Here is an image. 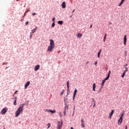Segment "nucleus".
I'll return each mask as SVG.
<instances>
[{
	"label": "nucleus",
	"mask_w": 129,
	"mask_h": 129,
	"mask_svg": "<svg viewBox=\"0 0 129 129\" xmlns=\"http://www.w3.org/2000/svg\"><path fill=\"white\" fill-rule=\"evenodd\" d=\"M101 51H102V49H100L99 52H100V53H101Z\"/></svg>",
	"instance_id": "37998d69"
},
{
	"label": "nucleus",
	"mask_w": 129,
	"mask_h": 129,
	"mask_svg": "<svg viewBox=\"0 0 129 129\" xmlns=\"http://www.w3.org/2000/svg\"><path fill=\"white\" fill-rule=\"evenodd\" d=\"M94 65H97V61H95L94 63Z\"/></svg>",
	"instance_id": "f704fd0d"
},
{
	"label": "nucleus",
	"mask_w": 129,
	"mask_h": 129,
	"mask_svg": "<svg viewBox=\"0 0 129 129\" xmlns=\"http://www.w3.org/2000/svg\"><path fill=\"white\" fill-rule=\"evenodd\" d=\"M17 92H18V91H16L14 93V94H16Z\"/></svg>",
	"instance_id": "a18cd8bd"
},
{
	"label": "nucleus",
	"mask_w": 129,
	"mask_h": 129,
	"mask_svg": "<svg viewBox=\"0 0 129 129\" xmlns=\"http://www.w3.org/2000/svg\"><path fill=\"white\" fill-rule=\"evenodd\" d=\"M123 44H124V46H125V45H126V35H124V36Z\"/></svg>",
	"instance_id": "6e6552de"
},
{
	"label": "nucleus",
	"mask_w": 129,
	"mask_h": 129,
	"mask_svg": "<svg viewBox=\"0 0 129 129\" xmlns=\"http://www.w3.org/2000/svg\"><path fill=\"white\" fill-rule=\"evenodd\" d=\"M55 48V44L54 43V40L52 39L50 40V45L48 47L47 51V52H52L53 49Z\"/></svg>",
	"instance_id": "f03ea898"
},
{
	"label": "nucleus",
	"mask_w": 129,
	"mask_h": 129,
	"mask_svg": "<svg viewBox=\"0 0 129 129\" xmlns=\"http://www.w3.org/2000/svg\"><path fill=\"white\" fill-rule=\"evenodd\" d=\"M121 122H122V118L120 117V118L118 119V124L120 125L121 124Z\"/></svg>",
	"instance_id": "9d476101"
},
{
	"label": "nucleus",
	"mask_w": 129,
	"mask_h": 129,
	"mask_svg": "<svg viewBox=\"0 0 129 129\" xmlns=\"http://www.w3.org/2000/svg\"><path fill=\"white\" fill-rule=\"evenodd\" d=\"M58 114L60 116V117H62V113L61 112H58Z\"/></svg>",
	"instance_id": "393cba45"
},
{
	"label": "nucleus",
	"mask_w": 129,
	"mask_h": 129,
	"mask_svg": "<svg viewBox=\"0 0 129 129\" xmlns=\"http://www.w3.org/2000/svg\"><path fill=\"white\" fill-rule=\"evenodd\" d=\"M62 125H63V121H57L56 128L57 129H61V128H62Z\"/></svg>",
	"instance_id": "7ed1b4c3"
},
{
	"label": "nucleus",
	"mask_w": 129,
	"mask_h": 129,
	"mask_svg": "<svg viewBox=\"0 0 129 129\" xmlns=\"http://www.w3.org/2000/svg\"><path fill=\"white\" fill-rule=\"evenodd\" d=\"M29 11H30L29 10H27V11L25 12V14H27V13H28V12H29Z\"/></svg>",
	"instance_id": "4c0bfd02"
},
{
	"label": "nucleus",
	"mask_w": 129,
	"mask_h": 129,
	"mask_svg": "<svg viewBox=\"0 0 129 129\" xmlns=\"http://www.w3.org/2000/svg\"><path fill=\"white\" fill-rule=\"evenodd\" d=\"M8 108L5 107L1 110V114H2V115H4V114H6V113H7V112L8 111Z\"/></svg>",
	"instance_id": "20e7f679"
},
{
	"label": "nucleus",
	"mask_w": 129,
	"mask_h": 129,
	"mask_svg": "<svg viewBox=\"0 0 129 129\" xmlns=\"http://www.w3.org/2000/svg\"><path fill=\"white\" fill-rule=\"evenodd\" d=\"M30 81H28L26 83V84L25 85V89H27V88H28V86H29V85H30Z\"/></svg>",
	"instance_id": "1a4fd4ad"
},
{
	"label": "nucleus",
	"mask_w": 129,
	"mask_h": 129,
	"mask_svg": "<svg viewBox=\"0 0 129 129\" xmlns=\"http://www.w3.org/2000/svg\"><path fill=\"white\" fill-rule=\"evenodd\" d=\"M55 17H54L53 19H52V22H53V23H55Z\"/></svg>",
	"instance_id": "7c9ffc66"
},
{
	"label": "nucleus",
	"mask_w": 129,
	"mask_h": 129,
	"mask_svg": "<svg viewBox=\"0 0 129 129\" xmlns=\"http://www.w3.org/2000/svg\"><path fill=\"white\" fill-rule=\"evenodd\" d=\"M48 127H47V128H49L51 126V124L50 123H48Z\"/></svg>",
	"instance_id": "a878e982"
},
{
	"label": "nucleus",
	"mask_w": 129,
	"mask_h": 129,
	"mask_svg": "<svg viewBox=\"0 0 129 129\" xmlns=\"http://www.w3.org/2000/svg\"><path fill=\"white\" fill-rule=\"evenodd\" d=\"M107 36V34H105V36H104V39H103V42L104 43V42H105V40H106V36Z\"/></svg>",
	"instance_id": "dca6fc26"
},
{
	"label": "nucleus",
	"mask_w": 129,
	"mask_h": 129,
	"mask_svg": "<svg viewBox=\"0 0 129 129\" xmlns=\"http://www.w3.org/2000/svg\"><path fill=\"white\" fill-rule=\"evenodd\" d=\"M49 112H51V113H55V112H56V110H49Z\"/></svg>",
	"instance_id": "a211bd4d"
},
{
	"label": "nucleus",
	"mask_w": 129,
	"mask_h": 129,
	"mask_svg": "<svg viewBox=\"0 0 129 129\" xmlns=\"http://www.w3.org/2000/svg\"><path fill=\"white\" fill-rule=\"evenodd\" d=\"M35 15H36V13L32 14V16H35Z\"/></svg>",
	"instance_id": "c03bdc74"
},
{
	"label": "nucleus",
	"mask_w": 129,
	"mask_h": 129,
	"mask_svg": "<svg viewBox=\"0 0 129 129\" xmlns=\"http://www.w3.org/2000/svg\"><path fill=\"white\" fill-rule=\"evenodd\" d=\"M61 7L62 9H65L66 8V3L65 2H62Z\"/></svg>",
	"instance_id": "9b49d317"
},
{
	"label": "nucleus",
	"mask_w": 129,
	"mask_h": 129,
	"mask_svg": "<svg viewBox=\"0 0 129 129\" xmlns=\"http://www.w3.org/2000/svg\"><path fill=\"white\" fill-rule=\"evenodd\" d=\"M125 129H127V125H125Z\"/></svg>",
	"instance_id": "a19ab883"
},
{
	"label": "nucleus",
	"mask_w": 129,
	"mask_h": 129,
	"mask_svg": "<svg viewBox=\"0 0 129 129\" xmlns=\"http://www.w3.org/2000/svg\"><path fill=\"white\" fill-rule=\"evenodd\" d=\"M90 28H92V24H91V25H90Z\"/></svg>",
	"instance_id": "79ce46f5"
},
{
	"label": "nucleus",
	"mask_w": 129,
	"mask_h": 129,
	"mask_svg": "<svg viewBox=\"0 0 129 129\" xmlns=\"http://www.w3.org/2000/svg\"><path fill=\"white\" fill-rule=\"evenodd\" d=\"M57 23H58L59 25H63V21H58V22H57Z\"/></svg>",
	"instance_id": "f3484780"
},
{
	"label": "nucleus",
	"mask_w": 129,
	"mask_h": 129,
	"mask_svg": "<svg viewBox=\"0 0 129 129\" xmlns=\"http://www.w3.org/2000/svg\"><path fill=\"white\" fill-rule=\"evenodd\" d=\"M124 115V113H122L121 115H120V117H121V118H122V117H123V115Z\"/></svg>",
	"instance_id": "cd10ccee"
},
{
	"label": "nucleus",
	"mask_w": 129,
	"mask_h": 129,
	"mask_svg": "<svg viewBox=\"0 0 129 129\" xmlns=\"http://www.w3.org/2000/svg\"><path fill=\"white\" fill-rule=\"evenodd\" d=\"M123 2H124L121 0V2H120V4L118 5V6H119V7H120V6H121V5H122V4H123Z\"/></svg>",
	"instance_id": "5701e85b"
},
{
	"label": "nucleus",
	"mask_w": 129,
	"mask_h": 129,
	"mask_svg": "<svg viewBox=\"0 0 129 129\" xmlns=\"http://www.w3.org/2000/svg\"><path fill=\"white\" fill-rule=\"evenodd\" d=\"M24 105H25V104H21L19 106V108L15 112V117H18V116L20 115V113L24 111Z\"/></svg>",
	"instance_id": "f257e3e1"
},
{
	"label": "nucleus",
	"mask_w": 129,
	"mask_h": 129,
	"mask_svg": "<svg viewBox=\"0 0 129 129\" xmlns=\"http://www.w3.org/2000/svg\"><path fill=\"white\" fill-rule=\"evenodd\" d=\"M109 78V75H108L107 77L102 81V84H101L102 86L101 88H102V87H103L104 84L105 83V82L106 81V80H108Z\"/></svg>",
	"instance_id": "39448f33"
},
{
	"label": "nucleus",
	"mask_w": 129,
	"mask_h": 129,
	"mask_svg": "<svg viewBox=\"0 0 129 129\" xmlns=\"http://www.w3.org/2000/svg\"><path fill=\"white\" fill-rule=\"evenodd\" d=\"M76 93H77V89H75L73 94V100H74L75 98V96L76 95Z\"/></svg>",
	"instance_id": "0eeeda50"
},
{
	"label": "nucleus",
	"mask_w": 129,
	"mask_h": 129,
	"mask_svg": "<svg viewBox=\"0 0 129 129\" xmlns=\"http://www.w3.org/2000/svg\"><path fill=\"white\" fill-rule=\"evenodd\" d=\"M92 101H93L94 103H95V100H94V98L92 99Z\"/></svg>",
	"instance_id": "72a5a7b5"
},
{
	"label": "nucleus",
	"mask_w": 129,
	"mask_h": 129,
	"mask_svg": "<svg viewBox=\"0 0 129 129\" xmlns=\"http://www.w3.org/2000/svg\"><path fill=\"white\" fill-rule=\"evenodd\" d=\"M88 64H89V61H87L86 65H87Z\"/></svg>",
	"instance_id": "473e14b6"
},
{
	"label": "nucleus",
	"mask_w": 129,
	"mask_h": 129,
	"mask_svg": "<svg viewBox=\"0 0 129 129\" xmlns=\"http://www.w3.org/2000/svg\"><path fill=\"white\" fill-rule=\"evenodd\" d=\"M124 68H125V70L124 71L123 73H126V72L128 71V69H127V68L126 67H124Z\"/></svg>",
	"instance_id": "2eb2a0df"
},
{
	"label": "nucleus",
	"mask_w": 129,
	"mask_h": 129,
	"mask_svg": "<svg viewBox=\"0 0 129 129\" xmlns=\"http://www.w3.org/2000/svg\"><path fill=\"white\" fill-rule=\"evenodd\" d=\"M75 12V10H74L73 11V13Z\"/></svg>",
	"instance_id": "3c124183"
},
{
	"label": "nucleus",
	"mask_w": 129,
	"mask_h": 129,
	"mask_svg": "<svg viewBox=\"0 0 129 129\" xmlns=\"http://www.w3.org/2000/svg\"><path fill=\"white\" fill-rule=\"evenodd\" d=\"M95 105V103H94V105H93V107H94Z\"/></svg>",
	"instance_id": "de8ad7c7"
},
{
	"label": "nucleus",
	"mask_w": 129,
	"mask_h": 129,
	"mask_svg": "<svg viewBox=\"0 0 129 129\" xmlns=\"http://www.w3.org/2000/svg\"><path fill=\"white\" fill-rule=\"evenodd\" d=\"M124 66H127V64H125Z\"/></svg>",
	"instance_id": "864d4df0"
},
{
	"label": "nucleus",
	"mask_w": 129,
	"mask_h": 129,
	"mask_svg": "<svg viewBox=\"0 0 129 129\" xmlns=\"http://www.w3.org/2000/svg\"><path fill=\"white\" fill-rule=\"evenodd\" d=\"M36 29H32V30H31V33H32V34H34V33H35V32H36Z\"/></svg>",
	"instance_id": "aec40b11"
},
{
	"label": "nucleus",
	"mask_w": 129,
	"mask_h": 129,
	"mask_svg": "<svg viewBox=\"0 0 129 129\" xmlns=\"http://www.w3.org/2000/svg\"><path fill=\"white\" fill-rule=\"evenodd\" d=\"M49 110H50L46 109L45 111H49Z\"/></svg>",
	"instance_id": "49530a36"
},
{
	"label": "nucleus",
	"mask_w": 129,
	"mask_h": 129,
	"mask_svg": "<svg viewBox=\"0 0 129 129\" xmlns=\"http://www.w3.org/2000/svg\"><path fill=\"white\" fill-rule=\"evenodd\" d=\"M125 56L126 57V51H125Z\"/></svg>",
	"instance_id": "58836bf2"
},
{
	"label": "nucleus",
	"mask_w": 129,
	"mask_h": 129,
	"mask_svg": "<svg viewBox=\"0 0 129 129\" xmlns=\"http://www.w3.org/2000/svg\"><path fill=\"white\" fill-rule=\"evenodd\" d=\"M122 2H124L125 0H121Z\"/></svg>",
	"instance_id": "603ef678"
},
{
	"label": "nucleus",
	"mask_w": 129,
	"mask_h": 129,
	"mask_svg": "<svg viewBox=\"0 0 129 129\" xmlns=\"http://www.w3.org/2000/svg\"><path fill=\"white\" fill-rule=\"evenodd\" d=\"M38 27H36V28H34V29H37Z\"/></svg>",
	"instance_id": "5fc2aeb1"
},
{
	"label": "nucleus",
	"mask_w": 129,
	"mask_h": 129,
	"mask_svg": "<svg viewBox=\"0 0 129 129\" xmlns=\"http://www.w3.org/2000/svg\"><path fill=\"white\" fill-rule=\"evenodd\" d=\"M63 93H64V90H63V91L61 92L60 95H62Z\"/></svg>",
	"instance_id": "2f4dec72"
},
{
	"label": "nucleus",
	"mask_w": 129,
	"mask_h": 129,
	"mask_svg": "<svg viewBox=\"0 0 129 129\" xmlns=\"http://www.w3.org/2000/svg\"><path fill=\"white\" fill-rule=\"evenodd\" d=\"M101 88H100V89H99V90L98 91V92H101Z\"/></svg>",
	"instance_id": "c9c22d12"
},
{
	"label": "nucleus",
	"mask_w": 129,
	"mask_h": 129,
	"mask_svg": "<svg viewBox=\"0 0 129 129\" xmlns=\"http://www.w3.org/2000/svg\"><path fill=\"white\" fill-rule=\"evenodd\" d=\"M63 115L65 116L66 115V109H64V111L63 112Z\"/></svg>",
	"instance_id": "c756f323"
},
{
	"label": "nucleus",
	"mask_w": 129,
	"mask_h": 129,
	"mask_svg": "<svg viewBox=\"0 0 129 129\" xmlns=\"http://www.w3.org/2000/svg\"><path fill=\"white\" fill-rule=\"evenodd\" d=\"M40 69V65H37L35 66L34 71H38Z\"/></svg>",
	"instance_id": "423d86ee"
},
{
	"label": "nucleus",
	"mask_w": 129,
	"mask_h": 129,
	"mask_svg": "<svg viewBox=\"0 0 129 129\" xmlns=\"http://www.w3.org/2000/svg\"><path fill=\"white\" fill-rule=\"evenodd\" d=\"M17 1V2H19V0H16Z\"/></svg>",
	"instance_id": "6e6d98bb"
},
{
	"label": "nucleus",
	"mask_w": 129,
	"mask_h": 129,
	"mask_svg": "<svg viewBox=\"0 0 129 129\" xmlns=\"http://www.w3.org/2000/svg\"><path fill=\"white\" fill-rule=\"evenodd\" d=\"M124 76H125V73H123V74L121 75V77H122V78H123L124 77Z\"/></svg>",
	"instance_id": "b1692460"
},
{
	"label": "nucleus",
	"mask_w": 129,
	"mask_h": 129,
	"mask_svg": "<svg viewBox=\"0 0 129 129\" xmlns=\"http://www.w3.org/2000/svg\"><path fill=\"white\" fill-rule=\"evenodd\" d=\"M51 27H55V22L52 23V24L51 25Z\"/></svg>",
	"instance_id": "bb28decb"
},
{
	"label": "nucleus",
	"mask_w": 129,
	"mask_h": 129,
	"mask_svg": "<svg viewBox=\"0 0 129 129\" xmlns=\"http://www.w3.org/2000/svg\"><path fill=\"white\" fill-rule=\"evenodd\" d=\"M14 104L17 105V97L15 98V100L14 101Z\"/></svg>",
	"instance_id": "4be33fe9"
},
{
	"label": "nucleus",
	"mask_w": 129,
	"mask_h": 129,
	"mask_svg": "<svg viewBox=\"0 0 129 129\" xmlns=\"http://www.w3.org/2000/svg\"><path fill=\"white\" fill-rule=\"evenodd\" d=\"M77 37H78V38H81L82 37V34L80 33H78Z\"/></svg>",
	"instance_id": "4468645a"
},
{
	"label": "nucleus",
	"mask_w": 129,
	"mask_h": 129,
	"mask_svg": "<svg viewBox=\"0 0 129 129\" xmlns=\"http://www.w3.org/2000/svg\"><path fill=\"white\" fill-rule=\"evenodd\" d=\"M81 126L82 127H85V125H84V121L83 119H81Z\"/></svg>",
	"instance_id": "f8f14e48"
},
{
	"label": "nucleus",
	"mask_w": 129,
	"mask_h": 129,
	"mask_svg": "<svg viewBox=\"0 0 129 129\" xmlns=\"http://www.w3.org/2000/svg\"><path fill=\"white\" fill-rule=\"evenodd\" d=\"M70 18H72V15L70 16Z\"/></svg>",
	"instance_id": "8fccbe9b"
},
{
	"label": "nucleus",
	"mask_w": 129,
	"mask_h": 129,
	"mask_svg": "<svg viewBox=\"0 0 129 129\" xmlns=\"http://www.w3.org/2000/svg\"><path fill=\"white\" fill-rule=\"evenodd\" d=\"M29 24V21H27L25 23V25H28Z\"/></svg>",
	"instance_id": "e433bc0d"
},
{
	"label": "nucleus",
	"mask_w": 129,
	"mask_h": 129,
	"mask_svg": "<svg viewBox=\"0 0 129 129\" xmlns=\"http://www.w3.org/2000/svg\"><path fill=\"white\" fill-rule=\"evenodd\" d=\"M68 91L69 90V81L67 82Z\"/></svg>",
	"instance_id": "412c9836"
},
{
	"label": "nucleus",
	"mask_w": 129,
	"mask_h": 129,
	"mask_svg": "<svg viewBox=\"0 0 129 129\" xmlns=\"http://www.w3.org/2000/svg\"><path fill=\"white\" fill-rule=\"evenodd\" d=\"M71 129H74V128H73V127H71Z\"/></svg>",
	"instance_id": "09e8293b"
},
{
	"label": "nucleus",
	"mask_w": 129,
	"mask_h": 129,
	"mask_svg": "<svg viewBox=\"0 0 129 129\" xmlns=\"http://www.w3.org/2000/svg\"><path fill=\"white\" fill-rule=\"evenodd\" d=\"M100 57V52H98V58H99Z\"/></svg>",
	"instance_id": "c85d7f7f"
},
{
	"label": "nucleus",
	"mask_w": 129,
	"mask_h": 129,
	"mask_svg": "<svg viewBox=\"0 0 129 129\" xmlns=\"http://www.w3.org/2000/svg\"><path fill=\"white\" fill-rule=\"evenodd\" d=\"M93 90L94 91H95V83H94V84H93Z\"/></svg>",
	"instance_id": "6ab92c4d"
},
{
	"label": "nucleus",
	"mask_w": 129,
	"mask_h": 129,
	"mask_svg": "<svg viewBox=\"0 0 129 129\" xmlns=\"http://www.w3.org/2000/svg\"><path fill=\"white\" fill-rule=\"evenodd\" d=\"M113 112H114V110H112L111 112L109 114V117H110V118H111V116H112V115L113 114Z\"/></svg>",
	"instance_id": "ddd939ff"
},
{
	"label": "nucleus",
	"mask_w": 129,
	"mask_h": 129,
	"mask_svg": "<svg viewBox=\"0 0 129 129\" xmlns=\"http://www.w3.org/2000/svg\"><path fill=\"white\" fill-rule=\"evenodd\" d=\"M110 75V71L109 72L108 75H109H109Z\"/></svg>",
	"instance_id": "ea45409f"
}]
</instances>
